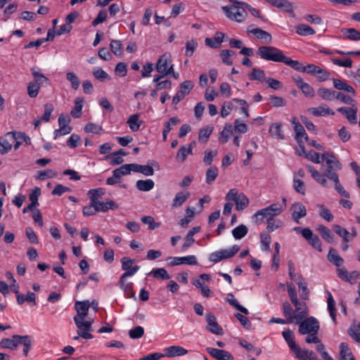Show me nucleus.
<instances>
[{
    "instance_id": "obj_25",
    "label": "nucleus",
    "mask_w": 360,
    "mask_h": 360,
    "mask_svg": "<svg viewBox=\"0 0 360 360\" xmlns=\"http://www.w3.org/2000/svg\"><path fill=\"white\" fill-rule=\"evenodd\" d=\"M284 340L288 343L292 352H295L299 347L295 341V336L293 331L291 330H283L282 333Z\"/></svg>"
},
{
    "instance_id": "obj_20",
    "label": "nucleus",
    "mask_w": 360,
    "mask_h": 360,
    "mask_svg": "<svg viewBox=\"0 0 360 360\" xmlns=\"http://www.w3.org/2000/svg\"><path fill=\"white\" fill-rule=\"evenodd\" d=\"M292 219L299 223L300 219L307 215V210L305 207L301 202H296L292 205L291 207Z\"/></svg>"
},
{
    "instance_id": "obj_31",
    "label": "nucleus",
    "mask_w": 360,
    "mask_h": 360,
    "mask_svg": "<svg viewBox=\"0 0 360 360\" xmlns=\"http://www.w3.org/2000/svg\"><path fill=\"white\" fill-rule=\"evenodd\" d=\"M283 63L297 71L305 72L306 66H304L298 60H294L291 59L290 57L285 56Z\"/></svg>"
},
{
    "instance_id": "obj_56",
    "label": "nucleus",
    "mask_w": 360,
    "mask_h": 360,
    "mask_svg": "<svg viewBox=\"0 0 360 360\" xmlns=\"http://www.w3.org/2000/svg\"><path fill=\"white\" fill-rule=\"evenodd\" d=\"M254 217L256 219V220H263L264 219H266V222L270 221L271 220L274 219V217L272 215V214H270L268 211H266V207L258 210L255 214Z\"/></svg>"
},
{
    "instance_id": "obj_18",
    "label": "nucleus",
    "mask_w": 360,
    "mask_h": 360,
    "mask_svg": "<svg viewBox=\"0 0 360 360\" xmlns=\"http://www.w3.org/2000/svg\"><path fill=\"white\" fill-rule=\"evenodd\" d=\"M188 350L179 345H173L164 349V356L175 357L185 355Z\"/></svg>"
},
{
    "instance_id": "obj_41",
    "label": "nucleus",
    "mask_w": 360,
    "mask_h": 360,
    "mask_svg": "<svg viewBox=\"0 0 360 360\" xmlns=\"http://www.w3.org/2000/svg\"><path fill=\"white\" fill-rule=\"evenodd\" d=\"M348 334L354 341L360 343V323H353L348 329Z\"/></svg>"
},
{
    "instance_id": "obj_40",
    "label": "nucleus",
    "mask_w": 360,
    "mask_h": 360,
    "mask_svg": "<svg viewBox=\"0 0 360 360\" xmlns=\"http://www.w3.org/2000/svg\"><path fill=\"white\" fill-rule=\"evenodd\" d=\"M120 284L121 288L124 290L127 297H135V293L133 291V283L131 282H126L125 279L121 280L120 278Z\"/></svg>"
},
{
    "instance_id": "obj_49",
    "label": "nucleus",
    "mask_w": 360,
    "mask_h": 360,
    "mask_svg": "<svg viewBox=\"0 0 360 360\" xmlns=\"http://www.w3.org/2000/svg\"><path fill=\"white\" fill-rule=\"evenodd\" d=\"M283 313L285 318L291 319L293 323L295 322V315L293 309L288 302H284L283 303Z\"/></svg>"
},
{
    "instance_id": "obj_52",
    "label": "nucleus",
    "mask_w": 360,
    "mask_h": 360,
    "mask_svg": "<svg viewBox=\"0 0 360 360\" xmlns=\"http://www.w3.org/2000/svg\"><path fill=\"white\" fill-rule=\"evenodd\" d=\"M296 32L299 35L302 36L312 35L315 34L314 29L305 24L298 25L296 27Z\"/></svg>"
},
{
    "instance_id": "obj_9",
    "label": "nucleus",
    "mask_w": 360,
    "mask_h": 360,
    "mask_svg": "<svg viewBox=\"0 0 360 360\" xmlns=\"http://www.w3.org/2000/svg\"><path fill=\"white\" fill-rule=\"evenodd\" d=\"M207 326L206 329L211 333L216 335H222L224 330L222 327L218 323L217 318L212 313L206 314Z\"/></svg>"
},
{
    "instance_id": "obj_23",
    "label": "nucleus",
    "mask_w": 360,
    "mask_h": 360,
    "mask_svg": "<svg viewBox=\"0 0 360 360\" xmlns=\"http://www.w3.org/2000/svg\"><path fill=\"white\" fill-rule=\"evenodd\" d=\"M294 353L299 360H319L313 351L302 349L300 347Z\"/></svg>"
},
{
    "instance_id": "obj_55",
    "label": "nucleus",
    "mask_w": 360,
    "mask_h": 360,
    "mask_svg": "<svg viewBox=\"0 0 360 360\" xmlns=\"http://www.w3.org/2000/svg\"><path fill=\"white\" fill-rule=\"evenodd\" d=\"M192 151V143L190 144L189 148L187 149L186 146H181L176 154V160L179 162H184L188 154L191 153Z\"/></svg>"
},
{
    "instance_id": "obj_21",
    "label": "nucleus",
    "mask_w": 360,
    "mask_h": 360,
    "mask_svg": "<svg viewBox=\"0 0 360 360\" xmlns=\"http://www.w3.org/2000/svg\"><path fill=\"white\" fill-rule=\"evenodd\" d=\"M305 72L310 75H316L317 73H323V75H319L321 81H326L328 79L330 73L326 70L321 68L319 66L314 64H309L305 68Z\"/></svg>"
},
{
    "instance_id": "obj_10",
    "label": "nucleus",
    "mask_w": 360,
    "mask_h": 360,
    "mask_svg": "<svg viewBox=\"0 0 360 360\" xmlns=\"http://www.w3.org/2000/svg\"><path fill=\"white\" fill-rule=\"evenodd\" d=\"M302 236L308 241V243L319 252H322L321 242L319 238L315 235L309 228H303Z\"/></svg>"
},
{
    "instance_id": "obj_54",
    "label": "nucleus",
    "mask_w": 360,
    "mask_h": 360,
    "mask_svg": "<svg viewBox=\"0 0 360 360\" xmlns=\"http://www.w3.org/2000/svg\"><path fill=\"white\" fill-rule=\"evenodd\" d=\"M233 133V127L231 124H226L223 131L220 133L219 141L225 143Z\"/></svg>"
},
{
    "instance_id": "obj_47",
    "label": "nucleus",
    "mask_w": 360,
    "mask_h": 360,
    "mask_svg": "<svg viewBox=\"0 0 360 360\" xmlns=\"http://www.w3.org/2000/svg\"><path fill=\"white\" fill-rule=\"evenodd\" d=\"M269 134L275 139H283L284 135L281 131V124L279 123H275L271 124L269 128Z\"/></svg>"
},
{
    "instance_id": "obj_61",
    "label": "nucleus",
    "mask_w": 360,
    "mask_h": 360,
    "mask_svg": "<svg viewBox=\"0 0 360 360\" xmlns=\"http://www.w3.org/2000/svg\"><path fill=\"white\" fill-rule=\"evenodd\" d=\"M266 211L272 214L274 217L278 216L283 211V205H280V203H274L266 207Z\"/></svg>"
},
{
    "instance_id": "obj_33",
    "label": "nucleus",
    "mask_w": 360,
    "mask_h": 360,
    "mask_svg": "<svg viewBox=\"0 0 360 360\" xmlns=\"http://www.w3.org/2000/svg\"><path fill=\"white\" fill-rule=\"evenodd\" d=\"M226 300L231 306H232L233 307H235L238 311H240L241 313H243L245 315L249 314L248 310L238 302L237 300L235 298V296L233 293H229L227 295Z\"/></svg>"
},
{
    "instance_id": "obj_48",
    "label": "nucleus",
    "mask_w": 360,
    "mask_h": 360,
    "mask_svg": "<svg viewBox=\"0 0 360 360\" xmlns=\"http://www.w3.org/2000/svg\"><path fill=\"white\" fill-rule=\"evenodd\" d=\"M83 99L77 98L75 100V107L71 110L70 115L75 118H79L82 115V110L83 107Z\"/></svg>"
},
{
    "instance_id": "obj_44",
    "label": "nucleus",
    "mask_w": 360,
    "mask_h": 360,
    "mask_svg": "<svg viewBox=\"0 0 360 360\" xmlns=\"http://www.w3.org/2000/svg\"><path fill=\"white\" fill-rule=\"evenodd\" d=\"M328 299H327V303H328V309L330 314V316L331 319H333V322H336V314H335V300L330 292H328Z\"/></svg>"
},
{
    "instance_id": "obj_5",
    "label": "nucleus",
    "mask_w": 360,
    "mask_h": 360,
    "mask_svg": "<svg viewBox=\"0 0 360 360\" xmlns=\"http://www.w3.org/2000/svg\"><path fill=\"white\" fill-rule=\"evenodd\" d=\"M222 10L224 11L229 18L232 20H236L238 22H243L248 15L244 8L239 7L236 5L223 6Z\"/></svg>"
},
{
    "instance_id": "obj_51",
    "label": "nucleus",
    "mask_w": 360,
    "mask_h": 360,
    "mask_svg": "<svg viewBox=\"0 0 360 360\" xmlns=\"http://www.w3.org/2000/svg\"><path fill=\"white\" fill-rule=\"evenodd\" d=\"M248 231V229L246 226L240 224L233 229L232 234L235 239L239 240L245 236Z\"/></svg>"
},
{
    "instance_id": "obj_39",
    "label": "nucleus",
    "mask_w": 360,
    "mask_h": 360,
    "mask_svg": "<svg viewBox=\"0 0 360 360\" xmlns=\"http://www.w3.org/2000/svg\"><path fill=\"white\" fill-rule=\"evenodd\" d=\"M154 181L152 179L138 180L136 183L137 189L141 191H149L154 187Z\"/></svg>"
},
{
    "instance_id": "obj_57",
    "label": "nucleus",
    "mask_w": 360,
    "mask_h": 360,
    "mask_svg": "<svg viewBox=\"0 0 360 360\" xmlns=\"http://www.w3.org/2000/svg\"><path fill=\"white\" fill-rule=\"evenodd\" d=\"M93 75L95 78L101 82L110 79V77L101 68L96 67L93 69Z\"/></svg>"
},
{
    "instance_id": "obj_14",
    "label": "nucleus",
    "mask_w": 360,
    "mask_h": 360,
    "mask_svg": "<svg viewBox=\"0 0 360 360\" xmlns=\"http://www.w3.org/2000/svg\"><path fill=\"white\" fill-rule=\"evenodd\" d=\"M167 261H170L168 264L171 266L179 265V264H190V265L197 264L196 258L193 255H189V256L181 257H170L167 259Z\"/></svg>"
},
{
    "instance_id": "obj_60",
    "label": "nucleus",
    "mask_w": 360,
    "mask_h": 360,
    "mask_svg": "<svg viewBox=\"0 0 360 360\" xmlns=\"http://www.w3.org/2000/svg\"><path fill=\"white\" fill-rule=\"evenodd\" d=\"M335 99L340 100L342 103L347 105H356V101L351 96L337 91Z\"/></svg>"
},
{
    "instance_id": "obj_35",
    "label": "nucleus",
    "mask_w": 360,
    "mask_h": 360,
    "mask_svg": "<svg viewBox=\"0 0 360 360\" xmlns=\"http://www.w3.org/2000/svg\"><path fill=\"white\" fill-rule=\"evenodd\" d=\"M317 94L323 100L333 101L335 99L337 91L326 88H320L317 91Z\"/></svg>"
},
{
    "instance_id": "obj_32",
    "label": "nucleus",
    "mask_w": 360,
    "mask_h": 360,
    "mask_svg": "<svg viewBox=\"0 0 360 360\" xmlns=\"http://www.w3.org/2000/svg\"><path fill=\"white\" fill-rule=\"evenodd\" d=\"M333 86L335 88L339 90H343L347 92L351 93L353 96L355 95V91L354 88L347 84L345 82L338 79H333Z\"/></svg>"
},
{
    "instance_id": "obj_4",
    "label": "nucleus",
    "mask_w": 360,
    "mask_h": 360,
    "mask_svg": "<svg viewBox=\"0 0 360 360\" xmlns=\"http://www.w3.org/2000/svg\"><path fill=\"white\" fill-rule=\"evenodd\" d=\"M298 331L301 335H306L314 332L318 333L319 330V323L316 319L313 316L305 318L302 321H299Z\"/></svg>"
},
{
    "instance_id": "obj_36",
    "label": "nucleus",
    "mask_w": 360,
    "mask_h": 360,
    "mask_svg": "<svg viewBox=\"0 0 360 360\" xmlns=\"http://www.w3.org/2000/svg\"><path fill=\"white\" fill-rule=\"evenodd\" d=\"M309 111L314 116H326V115H334L335 112L329 108L319 106L317 108H311Z\"/></svg>"
},
{
    "instance_id": "obj_38",
    "label": "nucleus",
    "mask_w": 360,
    "mask_h": 360,
    "mask_svg": "<svg viewBox=\"0 0 360 360\" xmlns=\"http://www.w3.org/2000/svg\"><path fill=\"white\" fill-rule=\"evenodd\" d=\"M328 259L336 266H342L344 262L343 259L337 254V251L333 248H330L328 254Z\"/></svg>"
},
{
    "instance_id": "obj_45",
    "label": "nucleus",
    "mask_w": 360,
    "mask_h": 360,
    "mask_svg": "<svg viewBox=\"0 0 360 360\" xmlns=\"http://www.w3.org/2000/svg\"><path fill=\"white\" fill-rule=\"evenodd\" d=\"M297 285L301 298L304 300H308L309 291L307 288V283L303 281V278L302 276H300V281L297 282Z\"/></svg>"
},
{
    "instance_id": "obj_3",
    "label": "nucleus",
    "mask_w": 360,
    "mask_h": 360,
    "mask_svg": "<svg viewBox=\"0 0 360 360\" xmlns=\"http://www.w3.org/2000/svg\"><path fill=\"white\" fill-rule=\"evenodd\" d=\"M257 55L264 60L277 63H283L285 56L281 50L271 46H259Z\"/></svg>"
},
{
    "instance_id": "obj_28",
    "label": "nucleus",
    "mask_w": 360,
    "mask_h": 360,
    "mask_svg": "<svg viewBox=\"0 0 360 360\" xmlns=\"http://www.w3.org/2000/svg\"><path fill=\"white\" fill-rule=\"evenodd\" d=\"M322 160H326L327 165H335V168L336 169H341L342 165L338 161L337 158L330 153H324L321 154Z\"/></svg>"
},
{
    "instance_id": "obj_26",
    "label": "nucleus",
    "mask_w": 360,
    "mask_h": 360,
    "mask_svg": "<svg viewBox=\"0 0 360 360\" xmlns=\"http://www.w3.org/2000/svg\"><path fill=\"white\" fill-rule=\"evenodd\" d=\"M94 197H91L90 204L83 207V214L85 216H91L95 214L96 212H101L100 207L98 205L99 201H95Z\"/></svg>"
},
{
    "instance_id": "obj_6",
    "label": "nucleus",
    "mask_w": 360,
    "mask_h": 360,
    "mask_svg": "<svg viewBox=\"0 0 360 360\" xmlns=\"http://www.w3.org/2000/svg\"><path fill=\"white\" fill-rule=\"evenodd\" d=\"M239 246L235 245L229 249L220 250L212 252L209 255V259L210 262L217 263L222 259L233 257L239 251Z\"/></svg>"
},
{
    "instance_id": "obj_22",
    "label": "nucleus",
    "mask_w": 360,
    "mask_h": 360,
    "mask_svg": "<svg viewBox=\"0 0 360 360\" xmlns=\"http://www.w3.org/2000/svg\"><path fill=\"white\" fill-rule=\"evenodd\" d=\"M292 123L294 124V131L295 132V139L297 142H302L303 139L305 141L309 140L308 135L305 132V129L303 126L298 122H296L295 117L293 118Z\"/></svg>"
},
{
    "instance_id": "obj_17",
    "label": "nucleus",
    "mask_w": 360,
    "mask_h": 360,
    "mask_svg": "<svg viewBox=\"0 0 360 360\" xmlns=\"http://www.w3.org/2000/svg\"><path fill=\"white\" fill-rule=\"evenodd\" d=\"M13 338L18 341V345L23 346V354L27 356L32 346V339L30 335H13Z\"/></svg>"
},
{
    "instance_id": "obj_19",
    "label": "nucleus",
    "mask_w": 360,
    "mask_h": 360,
    "mask_svg": "<svg viewBox=\"0 0 360 360\" xmlns=\"http://www.w3.org/2000/svg\"><path fill=\"white\" fill-rule=\"evenodd\" d=\"M191 89V85L190 82L186 81L181 84L180 90L178 91L175 96L173 97L172 103L174 104L179 103L186 96V95L189 93Z\"/></svg>"
},
{
    "instance_id": "obj_27",
    "label": "nucleus",
    "mask_w": 360,
    "mask_h": 360,
    "mask_svg": "<svg viewBox=\"0 0 360 360\" xmlns=\"http://www.w3.org/2000/svg\"><path fill=\"white\" fill-rule=\"evenodd\" d=\"M257 39L263 40L265 44H270L272 41V37L268 32L264 31L260 28H255L250 31Z\"/></svg>"
},
{
    "instance_id": "obj_8",
    "label": "nucleus",
    "mask_w": 360,
    "mask_h": 360,
    "mask_svg": "<svg viewBox=\"0 0 360 360\" xmlns=\"http://www.w3.org/2000/svg\"><path fill=\"white\" fill-rule=\"evenodd\" d=\"M134 262L135 260L129 257H124L122 258V269L125 271L120 276L122 281L126 279L127 277L134 276L139 271L140 266L137 265L133 266Z\"/></svg>"
},
{
    "instance_id": "obj_12",
    "label": "nucleus",
    "mask_w": 360,
    "mask_h": 360,
    "mask_svg": "<svg viewBox=\"0 0 360 360\" xmlns=\"http://www.w3.org/2000/svg\"><path fill=\"white\" fill-rule=\"evenodd\" d=\"M271 6L282 9L290 13L292 17L295 16L293 11V3L288 0H266Z\"/></svg>"
},
{
    "instance_id": "obj_63",
    "label": "nucleus",
    "mask_w": 360,
    "mask_h": 360,
    "mask_svg": "<svg viewBox=\"0 0 360 360\" xmlns=\"http://www.w3.org/2000/svg\"><path fill=\"white\" fill-rule=\"evenodd\" d=\"M189 193H184V192H179L178 193L174 200H173V206L174 207H179L181 206L188 198Z\"/></svg>"
},
{
    "instance_id": "obj_2",
    "label": "nucleus",
    "mask_w": 360,
    "mask_h": 360,
    "mask_svg": "<svg viewBox=\"0 0 360 360\" xmlns=\"http://www.w3.org/2000/svg\"><path fill=\"white\" fill-rule=\"evenodd\" d=\"M307 168L313 179L323 187H328L327 179L333 181V183H337L338 181L339 176L337 171H339L340 169H336L335 168V165H327V169L323 174L319 173L311 165H308Z\"/></svg>"
},
{
    "instance_id": "obj_7",
    "label": "nucleus",
    "mask_w": 360,
    "mask_h": 360,
    "mask_svg": "<svg viewBox=\"0 0 360 360\" xmlns=\"http://www.w3.org/2000/svg\"><path fill=\"white\" fill-rule=\"evenodd\" d=\"M171 55L165 53L162 55L158 60L156 64V70L159 73L163 75L170 74L173 70V65L171 64Z\"/></svg>"
},
{
    "instance_id": "obj_43",
    "label": "nucleus",
    "mask_w": 360,
    "mask_h": 360,
    "mask_svg": "<svg viewBox=\"0 0 360 360\" xmlns=\"http://www.w3.org/2000/svg\"><path fill=\"white\" fill-rule=\"evenodd\" d=\"M333 231L342 238L345 243H348L352 240L349 237V232L340 225H333Z\"/></svg>"
},
{
    "instance_id": "obj_58",
    "label": "nucleus",
    "mask_w": 360,
    "mask_h": 360,
    "mask_svg": "<svg viewBox=\"0 0 360 360\" xmlns=\"http://www.w3.org/2000/svg\"><path fill=\"white\" fill-rule=\"evenodd\" d=\"M155 278L162 280H167L170 278V276L167 271L163 268L153 269L150 273Z\"/></svg>"
},
{
    "instance_id": "obj_16",
    "label": "nucleus",
    "mask_w": 360,
    "mask_h": 360,
    "mask_svg": "<svg viewBox=\"0 0 360 360\" xmlns=\"http://www.w3.org/2000/svg\"><path fill=\"white\" fill-rule=\"evenodd\" d=\"M338 112L344 115L347 119L350 124H355L357 122V108L356 107L352 106V108L341 107L338 108Z\"/></svg>"
},
{
    "instance_id": "obj_11",
    "label": "nucleus",
    "mask_w": 360,
    "mask_h": 360,
    "mask_svg": "<svg viewBox=\"0 0 360 360\" xmlns=\"http://www.w3.org/2000/svg\"><path fill=\"white\" fill-rule=\"evenodd\" d=\"M295 306V324H298L299 321L305 319L309 314L308 307L304 302L297 300L293 303Z\"/></svg>"
},
{
    "instance_id": "obj_30",
    "label": "nucleus",
    "mask_w": 360,
    "mask_h": 360,
    "mask_svg": "<svg viewBox=\"0 0 360 360\" xmlns=\"http://www.w3.org/2000/svg\"><path fill=\"white\" fill-rule=\"evenodd\" d=\"M17 303L20 305L22 304L25 302L36 305V295L33 292L29 291L26 295L20 294L16 297Z\"/></svg>"
},
{
    "instance_id": "obj_64",
    "label": "nucleus",
    "mask_w": 360,
    "mask_h": 360,
    "mask_svg": "<svg viewBox=\"0 0 360 360\" xmlns=\"http://www.w3.org/2000/svg\"><path fill=\"white\" fill-rule=\"evenodd\" d=\"M40 89L38 83L30 82L27 85V94L30 97L35 98L37 96Z\"/></svg>"
},
{
    "instance_id": "obj_62",
    "label": "nucleus",
    "mask_w": 360,
    "mask_h": 360,
    "mask_svg": "<svg viewBox=\"0 0 360 360\" xmlns=\"http://www.w3.org/2000/svg\"><path fill=\"white\" fill-rule=\"evenodd\" d=\"M110 49L115 56L122 55V44L120 41L113 39L110 41Z\"/></svg>"
},
{
    "instance_id": "obj_59",
    "label": "nucleus",
    "mask_w": 360,
    "mask_h": 360,
    "mask_svg": "<svg viewBox=\"0 0 360 360\" xmlns=\"http://www.w3.org/2000/svg\"><path fill=\"white\" fill-rule=\"evenodd\" d=\"M99 208L101 212H106L109 210H116L118 208V205L112 200H110L105 202L99 201Z\"/></svg>"
},
{
    "instance_id": "obj_24",
    "label": "nucleus",
    "mask_w": 360,
    "mask_h": 360,
    "mask_svg": "<svg viewBox=\"0 0 360 360\" xmlns=\"http://www.w3.org/2000/svg\"><path fill=\"white\" fill-rule=\"evenodd\" d=\"M225 37L224 34L222 32H217L215 36L212 38H206L205 44L207 46H210L212 49H217L221 46V44L223 41V39Z\"/></svg>"
},
{
    "instance_id": "obj_13",
    "label": "nucleus",
    "mask_w": 360,
    "mask_h": 360,
    "mask_svg": "<svg viewBox=\"0 0 360 360\" xmlns=\"http://www.w3.org/2000/svg\"><path fill=\"white\" fill-rule=\"evenodd\" d=\"M292 80L297 86L302 91V92L306 96L314 97V89L307 83L304 82L302 78L297 75L292 77Z\"/></svg>"
},
{
    "instance_id": "obj_42",
    "label": "nucleus",
    "mask_w": 360,
    "mask_h": 360,
    "mask_svg": "<svg viewBox=\"0 0 360 360\" xmlns=\"http://www.w3.org/2000/svg\"><path fill=\"white\" fill-rule=\"evenodd\" d=\"M317 231L319 232L322 238L326 240L328 243H332L333 240V234L331 231L323 225H319L317 228Z\"/></svg>"
},
{
    "instance_id": "obj_50",
    "label": "nucleus",
    "mask_w": 360,
    "mask_h": 360,
    "mask_svg": "<svg viewBox=\"0 0 360 360\" xmlns=\"http://www.w3.org/2000/svg\"><path fill=\"white\" fill-rule=\"evenodd\" d=\"M235 203L237 210H243L248 205L249 200L244 193H240Z\"/></svg>"
},
{
    "instance_id": "obj_29",
    "label": "nucleus",
    "mask_w": 360,
    "mask_h": 360,
    "mask_svg": "<svg viewBox=\"0 0 360 360\" xmlns=\"http://www.w3.org/2000/svg\"><path fill=\"white\" fill-rule=\"evenodd\" d=\"M340 360H355L347 343H340Z\"/></svg>"
},
{
    "instance_id": "obj_37",
    "label": "nucleus",
    "mask_w": 360,
    "mask_h": 360,
    "mask_svg": "<svg viewBox=\"0 0 360 360\" xmlns=\"http://www.w3.org/2000/svg\"><path fill=\"white\" fill-rule=\"evenodd\" d=\"M219 174V169L215 166H211L206 171L205 181L207 184L211 185L217 179Z\"/></svg>"
},
{
    "instance_id": "obj_1",
    "label": "nucleus",
    "mask_w": 360,
    "mask_h": 360,
    "mask_svg": "<svg viewBox=\"0 0 360 360\" xmlns=\"http://www.w3.org/2000/svg\"><path fill=\"white\" fill-rule=\"evenodd\" d=\"M90 303L89 300L77 301L75 308L77 311V316L74 317V321L77 327V334L84 339H92L94 336L89 333L93 330V320H85L88 315Z\"/></svg>"
},
{
    "instance_id": "obj_15",
    "label": "nucleus",
    "mask_w": 360,
    "mask_h": 360,
    "mask_svg": "<svg viewBox=\"0 0 360 360\" xmlns=\"http://www.w3.org/2000/svg\"><path fill=\"white\" fill-rule=\"evenodd\" d=\"M206 351L217 360H233V355L228 351L213 347H207Z\"/></svg>"
},
{
    "instance_id": "obj_34",
    "label": "nucleus",
    "mask_w": 360,
    "mask_h": 360,
    "mask_svg": "<svg viewBox=\"0 0 360 360\" xmlns=\"http://www.w3.org/2000/svg\"><path fill=\"white\" fill-rule=\"evenodd\" d=\"M139 114H133L129 117L127 122V123L129 124L130 129L132 131H139L141 125L143 124V121L139 120Z\"/></svg>"
},
{
    "instance_id": "obj_53",
    "label": "nucleus",
    "mask_w": 360,
    "mask_h": 360,
    "mask_svg": "<svg viewBox=\"0 0 360 360\" xmlns=\"http://www.w3.org/2000/svg\"><path fill=\"white\" fill-rule=\"evenodd\" d=\"M0 347L4 349H15L18 347V341L13 337L10 338H3L0 342Z\"/></svg>"
},
{
    "instance_id": "obj_46",
    "label": "nucleus",
    "mask_w": 360,
    "mask_h": 360,
    "mask_svg": "<svg viewBox=\"0 0 360 360\" xmlns=\"http://www.w3.org/2000/svg\"><path fill=\"white\" fill-rule=\"evenodd\" d=\"M248 77L251 80L266 81L267 79L265 77V73L264 70L256 68L252 69V71L249 73Z\"/></svg>"
}]
</instances>
